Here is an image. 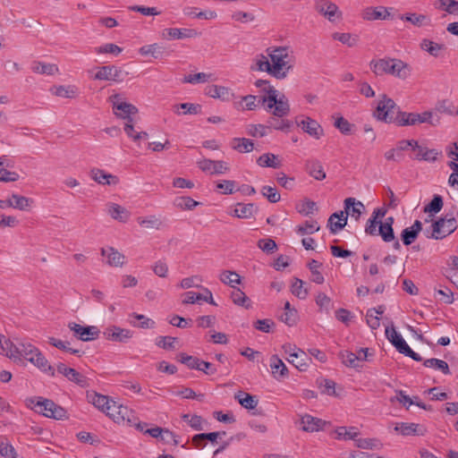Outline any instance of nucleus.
I'll use <instances>...</instances> for the list:
<instances>
[{
    "label": "nucleus",
    "instance_id": "nucleus-1",
    "mask_svg": "<svg viewBox=\"0 0 458 458\" xmlns=\"http://www.w3.org/2000/svg\"><path fill=\"white\" fill-rule=\"evenodd\" d=\"M265 52L253 58L252 71L267 72L276 80H284L294 69L296 56L290 46H272Z\"/></svg>",
    "mask_w": 458,
    "mask_h": 458
},
{
    "label": "nucleus",
    "instance_id": "nucleus-2",
    "mask_svg": "<svg viewBox=\"0 0 458 458\" xmlns=\"http://www.w3.org/2000/svg\"><path fill=\"white\" fill-rule=\"evenodd\" d=\"M369 65L376 76L391 75L401 80H406L411 72L408 64L396 58H374Z\"/></svg>",
    "mask_w": 458,
    "mask_h": 458
},
{
    "label": "nucleus",
    "instance_id": "nucleus-3",
    "mask_svg": "<svg viewBox=\"0 0 458 458\" xmlns=\"http://www.w3.org/2000/svg\"><path fill=\"white\" fill-rule=\"evenodd\" d=\"M28 409L34 411L46 418L54 420H65L68 418L67 411L54 401L42 397L32 396L25 400Z\"/></svg>",
    "mask_w": 458,
    "mask_h": 458
},
{
    "label": "nucleus",
    "instance_id": "nucleus-4",
    "mask_svg": "<svg viewBox=\"0 0 458 458\" xmlns=\"http://www.w3.org/2000/svg\"><path fill=\"white\" fill-rule=\"evenodd\" d=\"M262 104L267 111L271 112L276 117H284L290 113L288 98L274 87L269 88L267 96L262 97Z\"/></svg>",
    "mask_w": 458,
    "mask_h": 458
},
{
    "label": "nucleus",
    "instance_id": "nucleus-5",
    "mask_svg": "<svg viewBox=\"0 0 458 458\" xmlns=\"http://www.w3.org/2000/svg\"><path fill=\"white\" fill-rule=\"evenodd\" d=\"M105 413L117 424L131 425L134 424L136 420L134 411L131 409L128 406L118 403L113 399L109 405L106 407Z\"/></svg>",
    "mask_w": 458,
    "mask_h": 458
},
{
    "label": "nucleus",
    "instance_id": "nucleus-6",
    "mask_svg": "<svg viewBox=\"0 0 458 458\" xmlns=\"http://www.w3.org/2000/svg\"><path fill=\"white\" fill-rule=\"evenodd\" d=\"M108 101L112 106L114 114L121 119L132 122L131 115L138 113V108L125 101L121 94H114L108 98Z\"/></svg>",
    "mask_w": 458,
    "mask_h": 458
},
{
    "label": "nucleus",
    "instance_id": "nucleus-7",
    "mask_svg": "<svg viewBox=\"0 0 458 458\" xmlns=\"http://www.w3.org/2000/svg\"><path fill=\"white\" fill-rule=\"evenodd\" d=\"M126 73L114 65H104L96 68V72L90 76L95 81H110L114 82H122Z\"/></svg>",
    "mask_w": 458,
    "mask_h": 458
},
{
    "label": "nucleus",
    "instance_id": "nucleus-8",
    "mask_svg": "<svg viewBox=\"0 0 458 458\" xmlns=\"http://www.w3.org/2000/svg\"><path fill=\"white\" fill-rule=\"evenodd\" d=\"M396 107L394 101L386 95H383L381 99L378 101L375 117L385 123H394V110Z\"/></svg>",
    "mask_w": 458,
    "mask_h": 458
},
{
    "label": "nucleus",
    "instance_id": "nucleus-9",
    "mask_svg": "<svg viewBox=\"0 0 458 458\" xmlns=\"http://www.w3.org/2000/svg\"><path fill=\"white\" fill-rule=\"evenodd\" d=\"M68 327L78 339L88 342L97 339L99 335V330L95 326H81L75 322H70Z\"/></svg>",
    "mask_w": 458,
    "mask_h": 458
},
{
    "label": "nucleus",
    "instance_id": "nucleus-10",
    "mask_svg": "<svg viewBox=\"0 0 458 458\" xmlns=\"http://www.w3.org/2000/svg\"><path fill=\"white\" fill-rule=\"evenodd\" d=\"M432 237L435 239H443L452 233L456 229V221L454 218H440L432 225Z\"/></svg>",
    "mask_w": 458,
    "mask_h": 458
},
{
    "label": "nucleus",
    "instance_id": "nucleus-11",
    "mask_svg": "<svg viewBox=\"0 0 458 458\" xmlns=\"http://www.w3.org/2000/svg\"><path fill=\"white\" fill-rule=\"evenodd\" d=\"M205 94L224 102L233 101L236 98L235 93L230 88L216 84L208 85L205 88Z\"/></svg>",
    "mask_w": 458,
    "mask_h": 458
},
{
    "label": "nucleus",
    "instance_id": "nucleus-12",
    "mask_svg": "<svg viewBox=\"0 0 458 458\" xmlns=\"http://www.w3.org/2000/svg\"><path fill=\"white\" fill-rule=\"evenodd\" d=\"M316 11L331 22L342 19V12L338 6L331 1H321L315 6Z\"/></svg>",
    "mask_w": 458,
    "mask_h": 458
},
{
    "label": "nucleus",
    "instance_id": "nucleus-13",
    "mask_svg": "<svg viewBox=\"0 0 458 458\" xmlns=\"http://www.w3.org/2000/svg\"><path fill=\"white\" fill-rule=\"evenodd\" d=\"M200 170L211 175L223 174L229 171L228 165L222 160H211L204 158L198 162Z\"/></svg>",
    "mask_w": 458,
    "mask_h": 458
},
{
    "label": "nucleus",
    "instance_id": "nucleus-14",
    "mask_svg": "<svg viewBox=\"0 0 458 458\" xmlns=\"http://www.w3.org/2000/svg\"><path fill=\"white\" fill-rule=\"evenodd\" d=\"M300 424L303 431L314 433L324 430L325 427L329 424V422L310 414H304L301 416Z\"/></svg>",
    "mask_w": 458,
    "mask_h": 458
},
{
    "label": "nucleus",
    "instance_id": "nucleus-15",
    "mask_svg": "<svg viewBox=\"0 0 458 458\" xmlns=\"http://www.w3.org/2000/svg\"><path fill=\"white\" fill-rule=\"evenodd\" d=\"M56 370L58 373L64 376L68 380L77 384L78 386L81 387L89 386L88 378L74 369L69 368L65 364L60 362L56 366Z\"/></svg>",
    "mask_w": 458,
    "mask_h": 458
},
{
    "label": "nucleus",
    "instance_id": "nucleus-16",
    "mask_svg": "<svg viewBox=\"0 0 458 458\" xmlns=\"http://www.w3.org/2000/svg\"><path fill=\"white\" fill-rule=\"evenodd\" d=\"M394 429L404 437L424 436L427 432L424 425L413 422H397Z\"/></svg>",
    "mask_w": 458,
    "mask_h": 458
},
{
    "label": "nucleus",
    "instance_id": "nucleus-17",
    "mask_svg": "<svg viewBox=\"0 0 458 458\" xmlns=\"http://www.w3.org/2000/svg\"><path fill=\"white\" fill-rule=\"evenodd\" d=\"M392 10V7L385 6L367 7L362 11L361 17L365 21L388 20Z\"/></svg>",
    "mask_w": 458,
    "mask_h": 458
},
{
    "label": "nucleus",
    "instance_id": "nucleus-18",
    "mask_svg": "<svg viewBox=\"0 0 458 458\" xmlns=\"http://www.w3.org/2000/svg\"><path fill=\"white\" fill-rule=\"evenodd\" d=\"M101 255L106 258V263L114 267H121L126 261L125 256L114 247L101 249Z\"/></svg>",
    "mask_w": 458,
    "mask_h": 458
},
{
    "label": "nucleus",
    "instance_id": "nucleus-19",
    "mask_svg": "<svg viewBox=\"0 0 458 458\" xmlns=\"http://www.w3.org/2000/svg\"><path fill=\"white\" fill-rule=\"evenodd\" d=\"M386 209L384 208H375L372 212L371 216L369 218L366 226L365 233L371 236L377 235V228L381 223V219L386 216Z\"/></svg>",
    "mask_w": 458,
    "mask_h": 458
},
{
    "label": "nucleus",
    "instance_id": "nucleus-20",
    "mask_svg": "<svg viewBox=\"0 0 458 458\" xmlns=\"http://www.w3.org/2000/svg\"><path fill=\"white\" fill-rule=\"evenodd\" d=\"M104 335L109 341L124 343L132 337V332L129 329L112 326L106 328Z\"/></svg>",
    "mask_w": 458,
    "mask_h": 458
},
{
    "label": "nucleus",
    "instance_id": "nucleus-21",
    "mask_svg": "<svg viewBox=\"0 0 458 458\" xmlns=\"http://www.w3.org/2000/svg\"><path fill=\"white\" fill-rule=\"evenodd\" d=\"M89 174L90 178L101 185H116L120 182L118 176L106 173L103 169L92 168Z\"/></svg>",
    "mask_w": 458,
    "mask_h": 458
},
{
    "label": "nucleus",
    "instance_id": "nucleus-22",
    "mask_svg": "<svg viewBox=\"0 0 458 458\" xmlns=\"http://www.w3.org/2000/svg\"><path fill=\"white\" fill-rule=\"evenodd\" d=\"M260 103L262 104V97L247 95L242 97L239 100L233 101V107L238 111H252L257 109Z\"/></svg>",
    "mask_w": 458,
    "mask_h": 458
},
{
    "label": "nucleus",
    "instance_id": "nucleus-23",
    "mask_svg": "<svg viewBox=\"0 0 458 458\" xmlns=\"http://www.w3.org/2000/svg\"><path fill=\"white\" fill-rule=\"evenodd\" d=\"M345 216H350L352 218L358 221L365 210V206L362 202L357 200L354 198H347L344 201Z\"/></svg>",
    "mask_w": 458,
    "mask_h": 458
},
{
    "label": "nucleus",
    "instance_id": "nucleus-24",
    "mask_svg": "<svg viewBox=\"0 0 458 458\" xmlns=\"http://www.w3.org/2000/svg\"><path fill=\"white\" fill-rule=\"evenodd\" d=\"M298 125L310 136L318 140L323 135V129L321 125L310 117H305L298 123Z\"/></svg>",
    "mask_w": 458,
    "mask_h": 458
},
{
    "label": "nucleus",
    "instance_id": "nucleus-25",
    "mask_svg": "<svg viewBox=\"0 0 458 458\" xmlns=\"http://www.w3.org/2000/svg\"><path fill=\"white\" fill-rule=\"evenodd\" d=\"M269 367L273 377L276 380H281L288 376L289 371L287 367L276 354L270 357Z\"/></svg>",
    "mask_w": 458,
    "mask_h": 458
},
{
    "label": "nucleus",
    "instance_id": "nucleus-26",
    "mask_svg": "<svg viewBox=\"0 0 458 458\" xmlns=\"http://www.w3.org/2000/svg\"><path fill=\"white\" fill-rule=\"evenodd\" d=\"M196 34L195 30L191 29L168 28L162 30L161 37L166 40H173L192 38Z\"/></svg>",
    "mask_w": 458,
    "mask_h": 458
},
{
    "label": "nucleus",
    "instance_id": "nucleus-27",
    "mask_svg": "<svg viewBox=\"0 0 458 458\" xmlns=\"http://www.w3.org/2000/svg\"><path fill=\"white\" fill-rule=\"evenodd\" d=\"M368 351H369L368 348H360V353H363V357L358 356L357 354H355L352 352L344 351V352H340V358L342 360V362L345 366L350 367V368H357V367H359L358 361L360 360H367Z\"/></svg>",
    "mask_w": 458,
    "mask_h": 458
},
{
    "label": "nucleus",
    "instance_id": "nucleus-28",
    "mask_svg": "<svg viewBox=\"0 0 458 458\" xmlns=\"http://www.w3.org/2000/svg\"><path fill=\"white\" fill-rule=\"evenodd\" d=\"M106 207L108 215L114 220L126 223L131 217L130 211L119 204L108 203Z\"/></svg>",
    "mask_w": 458,
    "mask_h": 458
},
{
    "label": "nucleus",
    "instance_id": "nucleus-29",
    "mask_svg": "<svg viewBox=\"0 0 458 458\" xmlns=\"http://www.w3.org/2000/svg\"><path fill=\"white\" fill-rule=\"evenodd\" d=\"M29 361L41 371L48 373L50 376L55 375V369L49 364L47 360L38 349V352L33 353L31 357L29 358Z\"/></svg>",
    "mask_w": 458,
    "mask_h": 458
},
{
    "label": "nucleus",
    "instance_id": "nucleus-30",
    "mask_svg": "<svg viewBox=\"0 0 458 458\" xmlns=\"http://www.w3.org/2000/svg\"><path fill=\"white\" fill-rule=\"evenodd\" d=\"M256 211L257 208L254 204L237 203L229 214L237 218L249 219L253 216Z\"/></svg>",
    "mask_w": 458,
    "mask_h": 458
},
{
    "label": "nucleus",
    "instance_id": "nucleus-31",
    "mask_svg": "<svg viewBox=\"0 0 458 458\" xmlns=\"http://www.w3.org/2000/svg\"><path fill=\"white\" fill-rule=\"evenodd\" d=\"M399 19L410 22L416 27H423L430 25V18L428 15L417 13H406L399 15Z\"/></svg>",
    "mask_w": 458,
    "mask_h": 458
},
{
    "label": "nucleus",
    "instance_id": "nucleus-32",
    "mask_svg": "<svg viewBox=\"0 0 458 458\" xmlns=\"http://www.w3.org/2000/svg\"><path fill=\"white\" fill-rule=\"evenodd\" d=\"M305 169L311 177L318 181H322L327 176L322 164L317 159L307 160L305 163Z\"/></svg>",
    "mask_w": 458,
    "mask_h": 458
},
{
    "label": "nucleus",
    "instance_id": "nucleus-33",
    "mask_svg": "<svg viewBox=\"0 0 458 458\" xmlns=\"http://www.w3.org/2000/svg\"><path fill=\"white\" fill-rule=\"evenodd\" d=\"M347 224V216L344 211L335 212L328 218L327 225L332 233H336L342 230Z\"/></svg>",
    "mask_w": 458,
    "mask_h": 458
},
{
    "label": "nucleus",
    "instance_id": "nucleus-34",
    "mask_svg": "<svg viewBox=\"0 0 458 458\" xmlns=\"http://www.w3.org/2000/svg\"><path fill=\"white\" fill-rule=\"evenodd\" d=\"M421 229L422 224L419 220H416L411 226L404 228L401 234L403 244H411L416 240Z\"/></svg>",
    "mask_w": 458,
    "mask_h": 458
},
{
    "label": "nucleus",
    "instance_id": "nucleus-35",
    "mask_svg": "<svg viewBox=\"0 0 458 458\" xmlns=\"http://www.w3.org/2000/svg\"><path fill=\"white\" fill-rule=\"evenodd\" d=\"M50 92L59 98H74L79 95V89L75 85H59L50 89Z\"/></svg>",
    "mask_w": 458,
    "mask_h": 458
},
{
    "label": "nucleus",
    "instance_id": "nucleus-36",
    "mask_svg": "<svg viewBox=\"0 0 458 458\" xmlns=\"http://www.w3.org/2000/svg\"><path fill=\"white\" fill-rule=\"evenodd\" d=\"M0 347L6 357L14 362H21V354L19 352V344H13L10 339H4Z\"/></svg>",
    "mask_w": 458,
    "mask_h": 458
},
{
    "label": "nucleus",
    "instance_id": "nucleus-37",
    "mask_svg": "<svg viewBox=\"0 0 458 458\" xmlns=\"http://www.w3.org/2000/svg\"><path fill=\"white\" fill-rule=\"evenodd\" d=\"M414 150L418 151L415 159L420 161L434 162L441 155V151H438L437 149L428 148L427 147L420 146L419 144L418 147L414 148Z\"/></svg>",
    "mask_w": 458,
    "mask_h": 458
},
{
    "label": "nucleus",
    "instance_id": "nucleus-38",
    "mask_svg": "<svg viewBox=\"0 0 458 458\" xmlns=\"http://www.w3.org/2000/svg\"><path fill=\"white\" fill-rule=\"evenodd\" d=\"M335 438L337 440H356L360 436V431L356 427H337L334 432Z\"/></svg>",
    "mask_w": 458,
    "mask_h": 458
},
{
    "label": "nucleus",
    "instance_id": "nucleus-39",
    "mask_svg": "<svg viewBox=\"0 0 458 458\" xmlns=\"http://www.w3.org/2000/svg\"><path fill=\"white\" fill-rule=\"evenodd\" d=\"M393 224L394 218L389 216L386 218L384 223L381 222L377 228V235H380L386 242H390L394 240Z\"/></svg>",
    "mask_w": 458,
    "mask_h": 458
},
{
    "label": "nucleus",
    "instance_id": "nucleus-40",
    "mask_svg": "<svg viewBox=\"0 0 458 458\" xmlns=\"http://www.w3.org/2000/svg\"><path fill=\"white\" fill-rule=\"evenodd\" d=\"M87 400L92 403L97 409L105 412L106 407H107L111 402V398L107 395H103L96 392H88Z\"/></svg>",
    "mask_w": 458,
    "mask_h": 458
},
{
    "label": "nucleus",
    "instance_id": "nucleus-41",
    "mask_svg": "<svg viewBox=\"0 0 458 458\" xmlns=\"http://www.w3.org/2000/svg\"><path fill=\"white\" fill-rule=\"evenodd\" d=\"M219 280L225 285L230 286L233 289L237 288V285L242 284V277L241 276L232 270H223L220 272Z\"/></svg>",
    "mask_w": 458,
    "mask_h": 458
},
{
    "label": "nucleus",
    "instance_id": "nucleus-42",
    "mask_svg": "<svg viewBox=\"0 0 458 458\" xmlns=\"http://www.w3.org/2000/svg\"><path fill=\"white\" fill-rule=\"evenodd\" d=\"M332 38L341 42L348 47H353L357 46L359 42V36L349 32H334L332 34Z\"/></svg>",
    "mask_w": 458,
    "mask_h": 458
},
{
    "label": "nucleus",
    "instance_id": "nucleus-43",
    "mask_svg": "<svg viewBox=\"0 0 458 458\" xmlns=\"http://www.w3.org/2000/svg\"><path fill=\"white\" fill-rule=\"evenodd\" d=\"M257 165L260 167L279 168L282 165L278 157L273 153H265L257 159Z\"/></svg>",
    "mask_w": 458,
    "mask_h": 458
},
{
    "label": "nucleus",
    "instance_id": "nucleus-44",
    "mask_svg": "<svg viewBox=\"0 0 458 458\" xmlns=\"http://www.w3.org/2000/svg\"><path fill=\"white\" fill-rule=\"evenodd\" d=\"M30 68L33 72L38 74L53 75L58 72L57 65L39 61L33 62Z\"/></svg>",
    "mask_w": 458,
    "mask_h": 458
},
{
    "label": "nucleus",
    "instance_id": "nucleus-45",
    "mask_svg": "<svg viewBox=\"0 0 458 458\" xmlns=\"http://www.w3.org/2000/svg\"><path fill=\"white\" fill-rule=\"evenodd\" d=\"M393 345L400 353L410 357L416 361L422 360L421 356L419 353L413 352L403 337H400V339H398Z\"/></svg>",
    "mask_w": 458,
    "mask_h": 458
},
{
    "label": "nucleus",
    "instance_id": "nucleus-46",
    "mask_svg": "<svg viewBox=\"0 0 458 458\" xmlns=\"http://www.w3.org/2000/svg\"><path fill=\"white\" fill-rule=\"evenodd\" d=\"M420 48L434 57H438L445 49V46L430 39L424 38L420 42Z\"/></svg>",
    "mask_w": 458,
    "mask_h": 458
},
{
    "label": "nucleus",
    "instance_id": "nucleus-47",
    "mask_svg": "<svg viewBox=\"0 0 458 458\" xmlns=\"http://www.w3.org/2000/svg\"><path fill=\"white\" fill-rule=\"evenodd\" d=\"M232 148L240 153H249L254 148V142L247 138H234L231 143Z\"/></svg>",
    "mask_w": 458,
    "mask_h": 458
},
{
    "label": "nucleus",
    "instance_id": "nucleus-48",
    "mask_svg": "<svg viewBox=\"0 0 458 458\" xmlns=\"http://www.w3.org/2000/svg\"><path fill=\"white\" fill-rule=\"evenodd\" d=\"M174 206L181 210H193L200 203L189 196L176 197L173 202Z\"/></svg>",
    "mask_w": 458,
    "mask_h": 458
},
{
    "label": "nucleus",
    "instance_id": "nucleus-49",
    "mask_svg": "<svg viewBox=\"0 0 458 458\" xmlns=\"http://www.w3.org/2000/svg\"><path fill=\"white\" fill-rule=\"evenodd\" d=\"M137 222L141 227L148 228V229L158 230L163 225L162 220L155 215L138 217Z\"/></svg>",
    "mask_w": 458,
    "mask_h": 458
},
{
    "label": "nucleus",
    "instance_id": "nucleus-50",
    "mask_svg": "<svg viewBox=\"0 0 458 458\" xmlns=\"http://www.w3.org/2000/svg\"><path fill=\"white\" fill-rule=\"evenodd\" d=\"M201 111V106L193 103H182L174 106V112L177 114H198Z\"/></svg>",
    "mask_w": 458,
    "mask_h": 458
},
{
    "label": "nucleus",
    "instance_id": "nucleus-51",
    "mask_svg": "<svg viewBox=\"0 0 458 458\" xmlns=\"http://www.w3.org/2000/svg\"><path fill=\"white\" fill-rule=\"evenodd\" d=\"M231 300L235 305L244 307L245 309H250L252 305L250 298L238 287L233 290Z\"/></svg>",
    "mask_w": 458,
    "mask_h": 458
},
{
    "label": "nucleus",
    "instance_id": "nucleus-52",
    "mask_svg": "<svg viewBox=\"0 0 458 458\" xmlns=\"http://www.w3.org/2000/svg\"><path fill=\"white\" fill-rule=\"evenodd\" d=\"M394 123L398 126H411L417 124L416 113L398 111L394 118Z\"/></svg>",
    "mask_w": 458,
    "mask_h": 458
},
{
    "label": "nucleus",
    "instance_id": "nucleus-53",
    "mask_svg": "<svg viewBox=\"0 0 458 458\" xmlns=\"http://www.w3.org/2000/svg\"><path fill=\"white\" fill-rule=\"evenodd\" d=\"M235 399L239 402V403L248 410H253L258 405V401L255 397L250 394L244 392H239L235 394Z\"/></svg>",
    "mask_w": 458,
    "mask_h": 458
},
{
    "label": "nucleus",
    "instance_id": "nucleus-54",
    "mask_svg": "<svg viewBox=\"0 0 458 458\" xmlns=\"http://www.w3.org/2000/svg\"><path fill=\"white\" fill-rule=\"evenodd\" d=\"M291 292L300 300H305L309 294V291L307 287H305V283L299 278H293L291 284Z\"/></svg>",
    "mask_w": 458,
    "mask_h": 458
},
{
    "label": "nucleus",
    "instance_id": "nucleus-55",
    "mask_svg": "<svg viewBox=\"0 0 458 458\" xmlns=\"http://www.w3.org/2000/svg\"><path fill=\"white\" fill-rule=\"evenodd\" d=\"M139 53L143 56L151 55L157 59L163 55L164 47L157 43L145 45L139 49Z\"/></svg>",
    "mask_w": 458,
    "mask_h": 458
},
{
    "label": "nucleus",
    "instance_id": "nucleus-56",
    "mask_svg": "<svg viewBox=\"0 0 458 458\" xmlns=\"http://www.w3.org/2000/svg\"><path fill=\"white\" fill-rule=\"evenodd\" d=\"M9 199L13 201V205H11V208H17L20 210H28L33 204L32 199L21 196L18 194H13Z\"/></svg>",
    "mask_w": 458,
    "mask_h": 458
},
{
    "label": "nucleus",
    "instance_id": "nucleus-57",
    "mask_svg": "<svg viewBox=\"0 0 458 458\" xmlns=\"http://www.w3.org/2000/svg\"><path fill=\"white\" fill-rule=\"evenodd\" d=\"M416 122L417 124L428 123L432 126H437L440 123V118L438 116L436 117L432 111H425L422 113H416Z\"/></svg>",
    "mask_w": 458,
    "mask_h": 458
},
{
    "label": "nucleus",
    "instance_id": "nucleus-58",
    "mask_svg": "<svg viewBox=\"0 0 458 458\" xmlns=\"http://www.w3.org/2000/svg\"><path fill=\"white\" fill-rule=\"evenodd\" d=\"M423 365L427 368H433L434 369L440 370L445 375L450 374L449 366L445 360L431 358L425 360Z\"/></svg>",
    "mask_w": 458,
    "mask_h": 458
},
{
    "label": "nucleus",
    "instance_id": "nucleus-59",
    "mask_svg": "<svg viewBox=\"0 0 458 458\" xmlns=\"http://www.w3.org/2000/svg\"><path fill=\"white\" fill-rule=\"evenodd\" d=\"M320 267H321V263H319L318 261H317L315 259L310 260L308 264V267L310 268V273H311L310 279L312 282H314L318 284H321L325 281L324 276L318 270Z\"/></svg>",
    "mask_w": 458,
    "mask_h": 458
},
{
    "label": "nucleus",
    "instance_id": "nucleus-60",
    "mask_svg": "<svg viewBox=\"0 0 458 458\" xmlns=\"http://www.w3.org/2000/svg\"><path fill=\"white\" fill-rule=\"evenodd\" d=\"M437 8L448 14L458 16V1L456 0H438Z\"/></svg>",
    "mask_w": 458,
    "mask_h": 458
},
{
    "label": "nucleus",
    "instance_id": "nucleus-61",
    "mask_svg": "<svg viewBox=\"0 0 458 458\" xmlns=\"http://www.w3.org/2000/svg\"><path fill=\"white\" fill-rule=\"evenodd\" d=\"M316 304L318 306L319 310L321 312L329 313L330 310L333 307V301L330 297H328L324 293H318L315 298Z\"/></svg>",
    "mask_w": 458,
    "mask_h": 458
},
{
    "label": "nucleus",
    "instance_id": "nucleus-62",
    "mask_svg": "<svg viewBox=\"0 0 458 458\" xmlns=\"http://www.w3.org/2000/svg\"><path fill=\"white\" fill-rule=\"evenodd\" d=\"M319 225L315 220L305 221L296 228V233L300 235L311 234L319 230Z\"/></svg>",
    "mask_w": 458,
    "mask_h": 458
},
{
    "label": "nucleus",
    "instance_id": "nucleus-63",
    "mask_svg": "<svg viewBox=\"0 0 458 458\" xmlns=\"http://www.w3.org/2000/svg\"><path fill=\"white\" fill-rule=\"evenodd\" d=\"M435 298L445 304H452L454 301V293L448 287L443 289H434Z\"/></svg>",
    "mask_w": 458,
    "mask_h": 458
},
{
    "label": "nucleus",
    "instance_id": "nucleus-64",
    "mask_svg": "<svg viewBox=\"0 0 458 458\" xmlns=\"http://www.w3.org/2000/svg\"><path fill=\"white\" fill-rule=\"evenodd\" d=\"M182 419L185 421L192 429L194 430H202L204 425V420L202 417L196 414H183L182 415Z\"/></svg>",
    "mask_w": 458,
    "mask_h": 458
}]
</instances>
